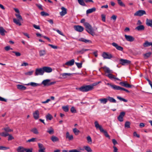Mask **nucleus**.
I'll use <instances>...</instances> for the list:
<instances>
[{
    "instance_id": "f257e3e1",
    "label": "nucleus",
    "mask_w": 152,
    "mask_h": 152,
    "mask_svg": "<svg viewBox=\"0 0 152 152\" xmlns=\"http://www.w3.org/2000/svg\"><path fill=\"white\" fill-rule=\"evenodd\" d=\"M95 126L97 130H99L100 132L103 133L105 136L110 139V136L107 133V132L104 129L102 126L100 125L97 121L94 122Z\"/></svg>"
},
{
    "instance_id": "f03ea898",
    "label": "nucleus",
    "mask_w": 152,
    "mask_h": 152,
    "mask_svg": "<svg viewBox=\"0 0 152 152\" xmlns=\"http://www.w3.org/2000/svg\"><path fill=\"white\" fill-rule=\"evenodd\" d=\"M84 25L86 28V31L87 32L93 36L95 35V34L93 28L89 23L87 22H85L84 23Z\"/></svg>"
},
{
    "instance_id": "7ed1b4c3",
    "label": "nucleus",
    "mask_w": 152,
    "mask_h": 152,
    "mask_svg": "<svg viewBox=\"0 0 152 152\" xmlns=\"http://www.w3.org/2000/svg\"><path fill=\"white\" fill-rule=\"evenodd\" d=\"M107 85L110 86L113 89L115 90H123L129 93V91L127 89L121 87L120 86H118L114 84H112L109 83H107Z\"/></svg>"
},
{
    "instance_id": "20e7f679",
    "label": "nucleus",
    "mask_w": 152,
    "mask_h": 152,
    "mask_svg": "<svg viewBox=\"0 0 152 152\" xmlns=\"http://www.w3.org/2000/svg\"><path fill=\"white\" fill-rule=\"evenodd\" d=\"M76 89L84 92L91 90L89 85L83 86L80 88H76Z\"/></svg>"
},
{
    "instance_id": "39448f33",
    "label": "nucleus",
    "mask_w": 152,
    "mask_h": 152,
    "mask_svg": "<svg viewBox=\"0 0 152 152\" xmlns=\"http://www.w3.org/2000/svg\"><path fill=\"white\" fill-rule=\"evenodd\" d=\"M145 11L144 10H140L137 11L134 14V16H141L144 15H146Z\"/></svg>"
},
{
    "instance_id": "423d86ee",
    "label": "nucleus",
    "mask_w": 152,
    "mask_h": 152,
    "mask_svg": "<svg viewBox=\"0 0 152 152\" xmlns=\"http://www.w3.org/2000/svg\"><path fill=\"white\" fill-rule=\"evenodd\" d=\"M44 73L43 68H37L35 70V75H43Z\"/></svg>"
},
{
    "instance_id": "0eeeda50",
    "label": "nucleus",
    "mask_w": 152,
    "mask_h": 152,
    "mask_svg": "<svg viewBox=\"0 0 152 152\" xmlns=\"http://www.w3.org/2000/svg\"><path fill=\"white\" fill-rule=\"evenodd\" d=\"M102 56L104 59H110L113 58V56L111 54L104 52L102 54Z\"/></svg>"
},
{
    "instance_id": "6e6552de",
    "label": "nucleus",
    "mask_w": 152,
    "mask_h": 152,
    "mask_svg": "<svg viewBox=\"0 0 152 152\" xmlns=\"http://www.w3.org/2000/svg\"><path fill=\"white\" fill-rule=\"evenodd\" d=\"M112 45L115 47L116 49L117 50L123 51L124 50V48L123 47L119 45L118 44L115 42H113L112 43Z\"/></svg>"
},
{
    "instance_id": "1a4fd4ad",
    "label": "nucleus",
    "mask_w": 152,
    "mask_h": 152,
    "mask_svg": "<svg viewBox=\"0 0 152 152\" xmlns=\"http://www.w3.org/2000/svg\"><path fill=\"white\" fill-rule=\"evenodd\" d=\"M121 86L127 88H131L132 86V85L127 83L126 81L121 82L119 83Z\"/></svg>"
},
{
    "instance_id": "9d476101",
    "label": "nucleus",
    "mask_w": 152,
    "mask_h": 152,
    "mask_svg": "<svg viewBox=\"0 0 152 152\" xmlns=\"http://www.w3.org/2000/svg\"><path fill=\"white\" fill-rule=\"evenodd\" d=\"M101 68H102L104 69L106 74V73L110 74L113 73V71L112 70L110 69L109 68L105 66L102 67Z\"/></svg>"
},
{
    "instance_id": "9b49d317",
    "label": "nucleus",
    "mask_w": 152,
    "mask_h": 152,
    "mask_svg": "<svg viewBox=\"0 0 152 152\" xmlns=\"http://www.w3.org/2000/svg\"><path fill=\"white\" fill-rule=\"evenodd\" d=\"M120 64L124 65L129 64L131 63L130 61L123 59H121L120 60Z\"/></svg>"
},
{
    "instance_id": "f8f14e48",
    "label": "nucleus",
    "mask_w": 152,
    "mask_h": 152,
    "mask_svg": "<svg viewBox=\"0 0 152 152\" xmlns=\"http://www.w3.org/2000/svg\"><path fill=\"white\" fill-rule=\"evenodd\" d=\"M124 37L126 40L128 41L132 42L134 40V38L131 36L125 34Z\"/></svg>"
},
{
    "instance_id": "ddd939ff",
    "label": "nucleus",
    "mask_w": 152,
    "mask_h": 152,
    "mask_svg": "<svg viewBox=\"0 0 152 152\" xmlns=\"http://www.w3.org/2000/svg\"><path fill=\"white\" fill-rule=\"evenodd\" d=\"M74 28L75 30L80 32L83 31L84 30L83 27L79 25L74 26Z\"/></svg>"
},
{
    "instance_id": "4468645a",
    "label": "nucleus",
    "mask_w": 152,
    "mask_h": 152,
    "mask_svg": "<svg viewBox=\"0 0 152 152\" xmlns=\"http://www.w3.org/2000/svg\"><path fill=\"white\" fill-rule=\"evenodd\" d=\"M44 72L47 73H50L52 71V69L51 68L48 66H44L43 67Z\"/></svg>"
},
{
    "instance_id": "2eb2a0df",
    "label": "nucleus",
    "mask_w": 152,
    "mask_h": 152,
    "mask_svg": "<svg viewBox=\"0 0 152 152\" xmlns=\"http://www.w3.org/2000/svg\"><path fill=\"white\" fill-rule=\"evenodd\" d=\"M125 113L124 112L120 113V115L118 117V120L120 122H122L123 121V117L124 116Z\"/></svg>"
},
{
    "instance_id": "dca6fc26",
    "label": "nucleus",
    "mask_w": 152,
    "mask_h": 152,
    "mask_svg": "<svg viewBox=\"0 0 152 152\" xmlns=\"http://www.w3.org/2000/svg\"><path fill=\"white\" fill-rule=\"evenodd\" d=\"M105 75L108 77L110 79L112 80L113 79H115V80H120L118 78L115 77V76L113 75L112 73L105 74Z\"/></svg>"
},
{
    "instance_id": "f3484780",
    "label": "nucleus",
    "mask_w": 152,
    "mask_h": 152,
    "mask_svg": "<svg viewBox=\"0 0 152 152\" xmlns=\"http://www.w3.org/2000/svg\"><path fill=\"white\" fill-rule=\"evenodd\" d=\"M78 40L82 42H84L85 43H91L92 41L89 40H88L86 39H85L84 38H81L80 39H78Z\"/></svg>"
},
{
    "instance_id": "a211bd4d",
    "label": "nucleus",
    "mask_w": 152,
    "mask_h": 152,
    "mask_svg": "<svg viewBox=\"0 0 152 152\" xmlns=\"http://www.w3.org/2000/svg\"><path fill=\"white\" fill-rule=\"evenodd\" d=\"M61 9L62 11L60 12V14L61 15L63 16L67 13V10L64 7H62Z\"/></svg>"
},
{
    "instance_id": "6ab92c4d",
    "label": "nucleus",
    "mask_w": 152,
    "mask_h": 152,
    "mask_svg": "<svg viewBox=\"0 0 152 152\" xmlns=\"http://www.w3.org/2000/svg\"><path fill=\"white\" fill-rule=\"evenodd\" d=\"M75 63V60L74 59H72L71 60L66 62L65 65L68 66H72Z\"/></svg>"
},
{
    "instance_id": "aec40b11",
    "label": "nucleus",
    "mask_w": 152,
    "mask_h": 152,
    "mask_svg": "<svg viewBox=\"0 0 152 152\" xmlns=\"http://www.w3.org/2000/svg\"><path fill=\"white\" fill-rule=\"evenodd\" d=\"M146 24L147 26L152 28V19L147 18L146 21Z\"/></svg>"
},
{
    "instance_id": "412c9836",
    "label": "nucleus",
    "mask_w": 152,
    "mask_h": 152,
    "mask_svg": "<svg viewBox=\"0 0 152 152\" xmlns=\"http://www.w3.org/2000/svg\"><path fill=\"white\" fill-rule=\"evenodd\" d=\"M34 117L35 119H37L39 118V112L38 110H36L35 112L33 113Z\"/></svg>"
},
{
    "instance_id": "4be33fe9",
    "label": "nucleus",
    "mask_w": 152,
    "mask_h": 152,
    "mask_svg": "<svg viewBox=\"0 0 152 152\" xmlns=\"http://www.w3.org/2000/svg\"><path fill=\"white\" fill-rule=\"evenodd\" d=\"M7 31L4 29L2 27H0V34L2 36L5 35V33H7Z\"/></svg>"
},
{
    "instance_id": "5701e85b",
    "label": "nucleus",
    "mask_w": 152,
    "mask_h": 152,
    "mask_svg": "<svg viewBox=\"0 0 152 152\" xmlns=\"http://www.w3.org/2000/svg\"><path fill=\"white\" fill-rule=\"evenodd\" d=\"M66 137L68 138L69 140H72L73 139V136L72 135H70L69 132H67L66 134Z\"/></svg>"
},
{
    "instance_id": "b1692460",
    "label": "nucleus",
    "mask_w": 152,
    "mask_h": 152,
    "mask_svg": "<svg viewBox=\"0 0 152 152\" xmlns=\"http://www.w3.org/2000/svg\"><path fill=\"white\" fill-rule=\"evenodd\" d=\"M50 82V80L46 79L43 80L42 83V84H43L45 86H48L49 82Z\"/></svg>"
},
{
    "instance_id": "393cba45",
    "label": "nucleus",
    "mask_w": 152,
    "mask_h": 152,
    "mask_svg": "<svg viewBox=\"0 0 152 152\" xmlns=\"http://www.w3.org/2000/svg\"><path fill=\"white\" fill-rule=\"evenodd\" d=\"M135 29L138 31L144 30L145 29V27L143 25H140L137 27Z\"/></svg>"
},
{
    "instance_id": "a878e982",
    "label": "nucleus",
    "mask_w": 152,
    "mask_h": 152,
    "mask_svg": "<svg viewBox=\"0 0 152 152\" xmlns=\"http://www.w3.org/2000/svg\"><path fill=\"white\" fill-rule=\"evenodd\" d=\"M107 97V101H109L111 103H116V100L114 99L113 97H110V96H108Z\"/></svg>"
},
{
    "instance_id": "bb28decb",
    "label": "nucleus",
    "mask_w": 152,
    "mask_h": 152,
    "mask_svg": "<svg viewBox=\"0 0 152 152\" xmlns=\"http://www.w3.org/2000/svg\"><path fill=\"white\" fill-rule=\"evenodd\" d=\"M50 139L53 142H58L59 140L58 138L55 136H52Z\"/></svg>"
},
{
    "instance_id": "cd10ccee",
    "label": "nucleus",
    "mask_w": 152,
    "mask_h": 152,
    "mask_svg": "<svg viewBox=\"0 0 152 152\" xmlns=\"http://www.w3.org/2000/svg\"><path fill=\"white\" fill-rule=\"evenodd\" d=\"M72 74L71 73H65L61 74L60 75L62 76L63 78L64 79H65L67 77V76H70Z\"/></svg>"
},
{
    "instance_id": "c85d7f7f",
    "label": "nucleus",
    "mask_w": 152,
    "mask_h": 152,
    "mask_svg": "<svg viewBox=\"0 0 152 152\" xmlns=\"http://www.w3.org/2000/svg\"><path fill=\"white\" fill-rule=\"evenodd\" d=\"M39 55L40 56H42L45 55L46 54L45 50H41L39 51Z\"/></svg>"
},
{
    "instance_id": "c756f323",
    "label": "nucleus",
    "mask_w": 152,
    "mask_h": 152,
    "mask_svg": "<svg viewBox=\"0 0 152 152\" xmlns=\"http://www.w3.org/2000/svg\"><path fill=\"white\" fill-rule=\"evenodd\" d=\"M96 10V8L95 7H93L91 9H89L87 10L86 13L87 14L91 13Z\"/></svg>"
},
{
    "instance_id": "7c9ffc66",
    "label": "nucleus",
    "mask_w": 152,
    "mask_h": 152,
    "mask_svg": "<svg viewBox=\"0 0 152 152\" xmlns=\"http://www.w3.org/2000/svg\"><path fill=\"white\" fill-rule=\"evenodd\" d=\"M17 88L21 90H25L26 88V87L21 85H17Z\"/></svg>"
},
{
    "instance_id": "2f4dec72",
    "label": "nucleus",
    "mask_w": 152,
    "mask_h": 152,
    "mask_svg": "<svg viewBox=\"0 0 152 152\" xmlns=\"http://www.w3.org/2000/svg\"><path fill=\"white\" fill-rule=\"evenodd\" d=\"M18 152H24L25 151V148L22 146L18 147L17 149Z\"/></svg>"
},
{
    "instance_id": "473e14b6",
    "label": "nucleus",
    "mask_w": 152,
    "mask_h": 152,
    "mask_svg": "<svg viewBox=\"0 0 152 152\" xmlns=\"http://www.w3.org/2000/svg\"><path fill=\"white\" fill-rule=\"evenodd\" d=\"M101 82L100 81L98 82L94 83L91 85H89L91 88V90H93L94 88V86H95L98 84H99L101 83Z\"/></svg>"
},
{
    "instance_id": "72a5a7b5",
    "label": "nucleus",
    "mask_w": 152,
    "mask_h": 152,
    "mask_svg": "<svg viewBox=\"0 0 152 152\" xmlns=\"http://www.w3.org/2000/svg\"><path fill=\"white\" fill-rule=\"evenodd\" d=\"M47 132L50 134H52L54 133V129L51 127H50L48 129Z\"/></svg>"
},
{
    "instance_id": "f704fd0d",
    "label": "nucleus",
    "mask_w": 152,
    "mask_h": 152,
    "mask_svg": "<svg viewBox=\"0 0 152 152\" xmlns=\"http://www.w3.org/2000/svg\"><path fill=\"white\" fill-rule=\"evenodd\" d=\"M20 20H17L16 18H14L13 19V22L16 24L18 25L19 26H20L21 25V24L20 23Z\"/></svg>"
},
{
    "instance_id": "c9c22d12",
    "label": "nucleus",
    "mask_w": 152,
    "mask_h": 152,
    "mask_svg": "<svg viewBox=\"0 0 152 152\" xmlns=\"http://www.w3.org/2000/svg\"><path fill=\"white\" fill-rule=\"evenodd\" d=\"M26 85L28 86H32L35 87L39 86V84L37 83L34 82H31L27 84H26Z\"/></svg>"
},
{
    "instance_id": "e433bc0d",
    "label": "nucleus",
    "mask_w": 152,
    "mask_h": 152,
    "mask_svg": "<svg viewBox=\"0 0 152 152\" xmlns=\"http://www.w3.org/2000/svg\"><path fill=\"white\" fill-rule=\"evenodd\" d=\"M143 45L144 47H147L151 45L152 47V43L149 42L148 41H146L143 44Z\"/></svg>"
},
{
    "instance_id": "4c0bfd02",
    "label": "nucleus",
    "mask_w": 152,
    "mask_h": 152,
    "mask_svg": "<svg viewBox=\"0 0 152 152\" xmlns=\"http://www.w3.org/2000/svg\"><path fill=\"white\" fill-rule=\"evenodd\" d=\"M101 103L106 104L107 102V98L101 99H99Z\"/></svg>"
},
{
    "instance_id": "58836bf2",
    "label": "nucleus",
    "mask_w": 152,
    "mask_h": 152,
    "mask_svg": "<svg viewBox=\"0 0 152 152\" xmlns=\"http://www.w3.org/2000/svg\"><path fill=\"white\" fill-rule=\"evenodd\" d=\"M88 49H83L77 51V52L78 53L83 54L84 52L88 51Z\"/></svg>"
},
{
    "instance_id": "ea45409f",
    "label": "nucleus",
    "mask_w": 152,
    "mask_h": 152,
    "mask_svg": "<svg viewBox=\"0 0 152 152\" xmlns=\"http://www.w3.org/2000/svg\"><path fill=\"white\" fill-rule=\"evenodd\" d=\"M46 118L47 120H51L53 118L52 116L49 113H48L46 116Z\"/></svg>"
},
{
    "instance_id": "a19ab883",
    "label": "nucleus",
    "mask_w": 152,
    "mask_h": 152,
    "mask_svg": "<svg viewBox=\"0 0 152 152\" xmlns=\"http://www.w3.org/2000/svg\"><path fill=\"white\" fill-rule=\"evenodd\" d=\"M38 147L39 148V150H41V149H45V148L42 144L40 143H38Z\"/></svg>"
},
{
    "instance_id": "79ce46f5",
    "label": "nucleus",
    "mask_w": 152,
    "mask_h": 152,
    "mask_svg": "<svg viewBox=\"0 0 152 152\" xmlns=\"http://www.w3.org/2000/svg\"><path fill=\"white\" fill-rule=\"evenodd\" d=\"M80 4L83 6H86V4L84 2V0H77Z\"/></svg>"
},
{
    "instance_id": "37998d69",
    "label": "nucleus",
    "mask_w": 152,
    "mask_h": 152,
    "mask_svg": "<svg viewBox=\"0 0 152 152\" xmlns=\"http://www.w3.org/2000/svg\"><path fill=\"white\" fill-rule=\"evenodd\" d=\"M85 150H86L88 152H92V150L91 148L88 146H86L84 147Z\"/></svg>"
},
{
    "instance_id": "c03bdc74",
    "label": "nucleus",
    "mask_w": 152,
    "mask_h": 152,
    "mask_svg": "<svg viewBox=\"0 0 152 152\" xmlns=\"http://www.w3.org/2000/svg\"><path fill=\"white\" fill-rule=\"evenodd\" d=\"M130 123L129 121H126L125 124V127L127 128H130Z\"/></svg>"
},
{
    "instance_id": "a18cd8bd",
    "label": "nucleus",
    "mask_w": 152,
    "mask_h": 152,
    "mask_svg": "<svg viewBox=\"0 0 152 152\" xmlns=\"http://www.w3.org/2000/svg\"><path fill=\"white\" fill-rule=\"evenodd\" d=\"M15 15L16 17L18 20H23V19L21 16L20 15V14H16Z\"/></svg>"
},
{
    "instance_id": "49530a36",
    "label": "nucleus",
    "mask_w": 152,
    "mask_h": 152,
    "mask_svg": "<svg viewBox=\"0 0 152 152\" xmlns=\"http://www.w3.org/2000/svg\"><path fill=\"white\" fill-rule=\"evenodd\" d=\"M73 131L76 135H77L78 134L80 131L77 129L76 128H75L73 129Z\"/></svg>"
},
{
    "instance_id": "de8ad7c7",
    "label": "nucleus",
    "mask_w": 152,
    "mask_h": 152,
    "mask_svg": "<svg viewBox=\"0 0 152 152\" xmlns=\"http://www.w3.org/2000/svg\"><path fill=\"white\" fill-rule=\"evenodd\" d=\"M0 135L3 137H6L9 135V134L7 132H3L0 133Z\"/></svg>"
},
{
    "instance_id": "09e8293b",
    "label": "nucleus",
    "mask_w": 152,
    "mask_h": 152,
    "mask_svg": "<svg viewBox=\"0 0 152 152\" xmlns=\"http://www.w3.org/2000/svg\"><path fill=\"white\" fill-rule=\"evenodd\" d=\"M31 131L32 132L36 134H37L39 133L37 129L35 128L32 129L31 130Z\"/></svg>"
},
{
    "instance_id": "8fccbe9b",
    "label": "nucleus",
    "mask_w": 152,
    "mask_h": 152,
    "mask_svg": "<svg viewBox=\"0 0 152 152\" xmlns=\"http://www.w3.org/2000/svg\"><path fill=\"white\" fill-rule=\"evenodd\" d=\"M117 98L120 101H123L125 102H127V100L119 96H117Z\"/></svg>"
},
{
    "instance_id": "3c124183",
    "label": "nucleus",
    "mask_w": 152,
    "mask_h": 152,
    "mask_svg": "<svg viewBox=\"0 0 152 152\" xmlns=\"http://www.w3.org/2000/svg\"><path fill=\"white\" fill-rule=\"evenodd\" d=\"M151 54V52H149L147 53H146L144 55V57L145 58H148L149 57Z\"/></svg>"
},
{
    "instance_id": "603ef678",
    "label": "nucleus",
    "mask_w": 152,
    "mask_h": 152,
    "mask_svg": "<svg viewBox=\"0 0 152 152\" xmlns=\"http://www.w3.org/2000/svg\"><path fill=\"white\" fill-rule=\"evenodd\" d=\"M3 129L6 132H10L13 131V130L10 129L9 127L4 128Z\"/></svg>"
},
{
    "instance_id": "864d4df0",
    "label": "nucleus",
    "mask_w": 152,
    "mask_h": 152,
    "mask_svg": "<svg viewBox=\"0 0 152 152\" xmlns=\"http://www.w3.org/2000/svg\"><path fill=\"white\" fill-rule=\"evenodd\" d=\"M40 14L42 16H47L49 15V14L45 12L44 11H42L41 12Z\"/></svg>"
},
{
    "instance_id": "5fc2aeb1",
    "label": "nucleus",
    "mask_w": 152,
    "mask_h": 152,
    "mask_svg": "<svg viewBox=\"0 0 152 152\" xmlns=\"http://www.w3.org/2000/svg\"><path fill=\"white\" fill-rule=\"evenodd\" d=\"M62 109L65 112H67L69 111L68 106H64L62 107Z\"/></svg>"
},
{
    "instance_id": "6e6d98bb",
    "label": "nucleus",
    "mask_w": 152,
    "mask_h": 152,
    "mask_svg": "<svg viewBox=\"0 0 152 152\" xmlns=\"http://www.w3.org/2000/svg\"><path fill=\"white\" fill-rule=\"evenodd\" d=\"M34 72L33 71H30L28 72H26L25 73V74L26 75H30L32 74Z\"/></svg>"
},
{
    "instance_id": "4d7b16f0",
    "label": "nucleus",
    "mask_w": 152,
    "mask_h": 152,
    "mask_svg": "<svg viewBox=\"0 0 152 152\" xmlns=\"http://www.w3.org/2000/svg\"><path fill=\"white\" fill-rule=\"evenodd\" d=\"M75 64H76V65L77 67L78 68H80L82 67V63H79L75 62Z\"/></svg>"
},
{
    "instance_id": "13d9d810",
    "label": "nucleus",
    "mask_w": 152,
    "mask_h": 152,
    "mask_svg": "<svg viewBox=\"0 0 152 152\" xmlns=\"http://www.w3.org/2000/svg\"><path fill=\"white\" fill-rule=\"evenodd\" d=\"M54 30L56 31L59 34H60L63 36H65V35L61 31H60L58 29L56 30L54 28Z\"/></svg>"
},
{
    "instance_id": "bf43d9fd",
    "label": "nucleus",
    "mask_w": 152,
    "mask_h": 152,
    "mask_svg": "<svg viewBox=\"0 0 152 152\" xmlns=\"http://www.w3.org/2000/svg\"><path fill=\"white\" fill-rule=\"evenodd\" d=\"M70 111L72 113H75L76 112V110L74 107H71Z\"/></svg>"
},
{
    "instance_id": "052dcab7",
    "label": "nucleus",
    "mask_w": 152,
    "mask_h": 152,
    "mask_svg": "<svg viewBox=\"0 0 152 152\" xmlns=\"http://www.w3.org/2000/svg\"><path fill=\"white\" fill-rule=\"evenodd\" d=\"M102 19L103 21L105 22V15L104 14L101 15Z\"/></svg>"
},
{
    "instance_id": "680f3d73",
    "label": "nucleus",
    "mask_w": 152,
    "mask_h": 152,
    "mask_svg": "<svg viewBox=\"0 0 152 152\" xmlns=\"http://www.w3.org/2000/svg\"><path fill=\"white\" fill-rule=\"evenodd\" d=\"M12 52L15 53L16 56H19L21 55V53L19 52L13 51Z\"/></svg>"
},
{
    "instance_id": "e2e57ef3",
    "label": "nucleus",
    "mask_w": 152,
    "mask_h": 152,
    "mask_svg": "<svg viewBox=\"0 0 152 152\" xmlns=\"http://www.w3.org/2000/svg\"><path fill=\"white\" fill-rule=\"evenodd\" d=\"M118 4L121 6L122 7H125V4L123 3V2L121 1V0L118 1Z\"/></svg>"
},
{
    "instance_id": "0e129e2a",
    "label": "nucleus",
    "mask_w": 152,
    "mask_h": 152,
    "mask_svg": "<svg viewBox=\"0 0 152 152\" xmlns=\"http://www.w3.org/2000/svg\"><path fill=\"white\" fill-rule=\"evenodd\" d=\"M48 45V46L51 47L52 48L54 49H57L58 48V47L57 46H55L50 44H49Z\"/></svg>"
},
{
    "instance_id": "69168bd1",
    "label": "nucleus",
    "mask_w": 152,
    "mask_h": 152,
    "mask_svg": "<svg viewBox=\"0 0 152 152\" xmlns=\"http://www.w3.org/2000/svg\"><path fill=\"white\" fill-rule=\"evenodd\" d=\"M36 139V138H33L30 139L28 140L27 142H34L35 141V140Z\"/></svg>"
},
{
    "instance_id": "338daca9",
    "label": "nucleus",
    "mask_w": 152,
    "mask_h": 152,
    "mask_svg": "<svg viewBox=\"0 0 152 152\" xmlns=\"http://www.w3.org/2000/svg\"><path fill=\"white\" fill-rule=\"evenodd\" d=\"M87 139L88 143L92 142V140L90 136H89L87 137Z\"/></svg>"
},
{
    "instance_id": "774afa93",
    "label": "nucleus",
    "mask_w": 152,
    "mask_h": 152,
    "mask_svg": "<svg viewBox=\"0 0 152 152\" xmlns=\"http://www.w3.org/2000/svg\"><path fill=\"white\" fill-rule=\"evenodd\" d=\"M33 149L31 148L30 149H26L25 148V151L26 152H32Z\"/></svg>"
}]
</instances>
